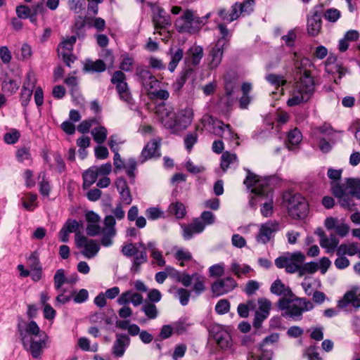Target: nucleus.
Here are the masks:
<instances>
[{
  "mask_svg": "<svg viewBox=\"0 0 360 360\" xmlns=\"http://www.w3.org/2000/svg\"><path fill=\"white\" fill-rule=\"evenodd\" d=\"M18 333L22 345L33 358H39L46 347L49 337L40 330L34 321L21 320L18 323Z\"/></svg>",
  "mask_w": 360,
  "mask_h": 360,
  "instance_id": "1",
  "label": "nucleus"
},
{
  "mask_svg": "<svg viewBox=\"0 0 360 360\" xmlns=\"http://www.w3.org/2000/svg\"><path fill=\"white\" fill-rule=\"evenodd\" d=\"M347 192L360 199V179H347L344 186L337 183L332 184V193L338 198L340 205L352 211L354 209L355 204Z\"/></svg>",
  "mask_w": 360,
  "mask_h": 360,
  "instance_id": "2",
  "label": "nucleus"
},
{
  "mask_svg": "<svg viewBox=\"0 0 360 360\" xmlns=\"http://www.w3.org/2000/svg\"><path fill=\"white\" fill-rule=\"evenodd\" d=\"M314 89L313 77L307 75L301 76L290 94V98L287 101L288 105L292 107L307 102L313 95Z\"/></svg>",
  "mask_w": 360,
  "mask_h": 360,
  "instance_id": "3",
  "label": "nucleus"
},
{
  "mask_svg": "<svg viewBox=\"0 0 360 360\" xmlns=\"http://www.w3.org/2000/svg\"><path fill=\"white\" fill-rule=\"evenodd\" d=\"M115 219L112 215H108L104 219V228L101 230L99 223L88 224L86 233L90 236H95L102 233L101 243L105 247H109L112 244V238L116 235Z\"/></svg>",
  "mask_w": 360,
  "mask_h": 360,
  "instance_id": "4",
  "label": "nucleus"
},
{
  "mask_svg": "<svg viewBox=\"0 0 360 360\" xmlns=\"http://www.w3.org/2000/svg\"><path fill=\"white\" fill-rule=\"evenodd\" d=\"M205 18L198 17L192 10H186L175 22L179 32L194 34L204 25Z\"/></svg>",
  "mask_w": 360,
  "mask_h": 360,
  "instance_id": "5",
  "label": "nucleus"
},
{
  "mask_svg": "<svg viewBox=\"0 0 360 360\" xmlns=\"http://www.w3.org/2000/svg\"><path fill=\"white\" fill-rule=\"evenodd\" d=\"M283 203L288 214L294 219L304 218L308 212V204L304 198L300 194L285 193L283 197Z\"/></svg>",
  "mask_w": 360,
  "mask_h": 360,
  "instance_id": "6",
  "label": "nucleus"
},
{
  "mask_svg": "<svg viewBox=\"0 0 360 360\" xmlns=\"http://www.w3.org/2000/svg\"><path fill=\"white\" fill-rule=\"evenodd\" d=\"M305 260L304 255L301 252L293 253H287L282 255L275 260V264L278 268H285L288 273H295L299 271L301 265Z\"/></svg>",
  "mask_w": 360,
  "mask_h": 360,
  "instance_id": "7",
  "label": "nucleus"
},
{
  "mask_svg": "<svg viewBox=\"0 0 360 360\" xmlns=\"http://www.w3.org/2000/svg\"><path fill=\"white\" fill-rule=\"evenodd\" d=\"M156 113L164 127L174 134L179 132L178 115L172 107L160 105L157 108Z\"/></svg>",
  "mask_w": 360,
  "mask_h": 360,
  "instance_id": "8",
  "label": "nucleus"
},
{
  "mask_svg": "<svg viewBox=\"0 0 360 360\" xmlns=\"http://www.w3.org/2000/svg\"><path fill=\"white\" fill-rule=\"evenodd\" d=\"M278 307L283 311V316H289L292 319H300L302 314V309L297 297L287 298L282 297L278 302Z\"/></svg>",
  "mask_w": 360,
  "mask_h": 360,
  "instance_id": "9",
  "label": "nucleus"
},
{
  "mask_svg": "<svg viewBox=\"0 0 360 360\" xmlns=\"http://www.w3.org/2000/svg\"><path fill=\"white\" fill-rule=\"evenodd\" d=\"M244 184L257 195H269L268 181L248 171Z\"/></svg>",
  "mask_w": 360,
  "mask_h": 360,
  "instance_id": "10",
  "label": "nucleus"
},
{
  "mask_svg": "<svg viewBox=\"0 0 360 360\" xmlns=\"http://www.w3.org/2000/svg\"><path fill=\"white\" fill-rule=\"evenodd\" d=\"M75 244L77 248L81 249V253L87 259H91L98 254L100 246L94 240L89 239L82 234L75 235Z\"/></svg>",
  "mask_w": 360,
  "mask_h": 360,
  "instance_id": "11",
  "label": "nucleus"
},
{
  "mask_svg": "<svg viewBox=\"0 0 360 360\" xmlns=\"http://www.w3.org/2000/svg\"><path fill=\"white\" fill-rule=\"evenodd\" d=\"M125 80L126 75L122 71L117 70L114 72L111 82L116 86V89L120 99L127 103H130L132 98Z\"/></svg>",
  "mask_w": 360,
  "mask_h": 360,
  "instance_id": "12",
  "label": "nucleus"
},
{
  "mask_svg": "<svg viewBox=\"0 0 360 360\" xmlns=\"http://www.w3.org/2000/svg\"><path fill=\"white\" fill-rule=\"evenodd\" d=\"M348 306H352L356 310L360 308V286H352L338 302V307L340 309H345Z\"/></svg>",
  "mask_w": 360,
  "mask_h": 360,
  "instance_id": "13",
  "label": "nucleus"
},
{
  "mask_svg": "<svg viewBox=\"0 0 360 360\" xmlns=\"http://www.w3.org/2000/svg\"><path fill=\"white\" fill-rule=\"evenodd\" d=\"M279 229L280 225L276 221H267L260 226L256 239L258 243L265 244L274 238L275 233Z\"/></svg>",
  "mask_w": 360,
  "mask_h": 360,
  "instance_id": "14",
  "label": "nucleus"
},
{
  "mask_svg": "<svg viewBox=\"0 0 360 360\" xmlns=\"http://www.w3.org/2000/svg\"><path fill=\"white\" fill-rule=\"evenodd\" d=\"M252 1H247L243 4H234L229 13H227L224 10H221L219 12V15L228 22H232L237 19L240 13H248L252 11Z\"/></svg>",
  "mask_w": 360,
  "mask_h": 360,
  "instance_id": "15",
  "label": "nucleus"
},
{
  "mask_svg": "<svg viewBox=\"0 0 360 360\" xmlns=\"http://www.w3.org/2000/svg\"><path fill=\"white\" fill-rule=\"evenodd\" d=\"M75 42L76 37L71 36L64 39L58 47V56L62 57L64 63L69 67H70V63L73 62L72 51Z\"/></svg>",
  "mask_w": 360,
  "mask_h": 360,
  "instance_id": "16",
  "label": "nucleus"
},
{
  "mask_svg": "<svg viewBox=\"0 0 360 360\" xmlns=\"http://www.w3.org/2000/svg\"><path fill=\"white\" fill-rule=\"evenodd\" d=\"M201 123L205 126L207 124L212 127V132L219 137L225 138L226 131L229 128V124H225L223 122L214 119L209 115H205L200 120Z\"/></svg>",
  "mask_w": 360,
  "mask_h": 360,
  "instance_id": "17",
  "label": "nucleus"
},
{
  "mask_svg": "<svg viewBox=\"0 0 360 360\" xmlns=\"http://www.w3.org/2000/svg\"><path fill=\"white\" fill-rule=\"evenodd\" d=\"M258 309L255 312V317L253 321V326L259 328L264 320L269 315L271 307V302L266 298L262 297L258 299Z\"/></svg>",
  "mask_w": 360,
  "mask_h": 360,
  "instance_id": "18",
  "label": "nucleus"
},
{
  "mask_svg": "<svg viewBox=\"0 0 360 360\" xmlns=\"http://www.w3.org/2000/svg\"><path fill=\"white\" fill-rule=\"evenodd\" d=\"M237 285L236 282L231 277L219 279L212 285V291L216 296H220L233 290Z\"/></svg>",
  "mask_w": 360,
  "mask_h": 360,
  "instance_id": "19",
  "label": "nucleus"
},
{
  "mask_svg": "<svg viewBox=\"0 0 360 360\" xmlns=\"http://www.w3.org/2000/svg\"><path fill=\"white\" fill-rule=\"evenodd\" d=\"M115 184L120 194L119 203L129 205L132 202L133 198L127 181L120 177L115 181Z\"/></svg>",
  "mask_w": 360,
  "mask_h": 360,
  "instance_id": "20",
  "label": "nucleus"
},
{
  "mask_svg": "<svg viewBox=\"0 0 360 360\" xmlns=\"http://www.w3.org/2000/svg\"><path fill=\"white\" fill-rule=\"evenodd\" d=\"M160 143V141L158 139H153L149 141L141 153L139 162L141 163H143L153 157L159 156Z\"/></svg>",
  "mask_w": 360,
  "mask_h": 360,
  "instance_id": "21",
  "label": "nucleus"
},
{
  "mask_svg": "<svg viewBox=\"0 0 360 360\" xmlns=\"http://www.w3.org/2000/svg\"><path fill=\"white\" fill-rule=\"evenodd\" d=\"M153 13V21L155 30L166 27L171 24L169 15L162 8L154 7Z\"/></svg>",
  "mask_w": 360,
  "mask_h": 360,
  "instance_id": "22",
  "label": "nucleus"
},
{
  "mask_svg": "<svg viewBox=\"0 0 360 360\" xmlns=\"http://www.w3.org/2000/svg\"><path fill=\"white\" fill-rule=\"evenodd\" d=\"M137 74L140 77L142 84L149 92L158 87L159 81L148 70L144 69L138 70Z\"/></svg>",
  "mask_w": 360,
  "mask_h": 360,
  "instance_id": "23",
  "label": "nucleus"
},
{
  "mask_svg": "<svg viewBox=\"0 0 360 360\" xmlns=\"http://www.w3.org/2000/svg\"><path fill=\"white\" fill-rule=\"evenodd\" d=\"M224 47V40H218L216 43L214 47L212 49L210 53V60L209 63L210 68L212 69H214L218 67L220 64L222 56L223 51Z\"/></svg>",
  "mask_w": 360,
  "mask_h": 360,
  "instance_id": "24",
  "label": "nucleus"
},
{
  "mask_svg": "<svg viewBox=\"0 0 360 360\" xmlns=\"http://www.w3.org/2000/svg\"><path fill=\"white\" fill-rule=\"evenodd\" d=\"M129 338L123 334H117L113 344L112 352L116 357H121L125 352L126 347L129 345Z\"/></svg>",
  "mask_w": 360,
  "mask_h": 360,
  "instance_id": "25",
  "label": "nucleus"
},
{
  "mask_svg": "<svg viewBox=\"0 0 360 360\" xmlns=\"http://www.w3.org/2000/svg\"><path fill=\"white\" fill-rule=\"evenodd\" d=\"M177 115L179 131H181L186 129L192 123L194 112L192 108H186L181 110Z\"/></svg>",
  "mask_w": 360,
  "mask_h": 360,
  "instance_id": "26",
  "label": "nucleus"
},
{
  "mask_svg": "<svg viewBox=\"0 0 360 360\" xmlns=\"http://www.w3.org/2000/svg\"><path fill=\"white\" fill-rule=\"evenodd\" d=\"M321 29V20L318 11H313L307 19V31L311 36L317 35Z\"/></svg>",
  "mask_w": 360,
  "mask_h": 360,
  "instance_id": "27",
  "label": "nucleus"
},
{
  "mask_svg": "<svg viewBox=\"0 0 360 360\" xmlns=\"http://www.w3.org/2000/svg\"><path fill=\"white\" fill-rule=\"evenodd\" d=\"M203 56V49L200 46L193 45L187 51L186 61L193 65H197Z\"/></svg>",
  "mask_w": 360,
  "mask_h": 360,
  "instance_id": "28",
  "label": "nucleus"
},
{
  "mask_svg": "<svg viewBox=\"0 0 360 360\" xmlns=\"http://www.w3.org/2000/svg\"><path fill=\"white\" fill-rule=\"evenodd\" d=\"M183 236L186 240L190 239L194 233H199L205 229V224L199 219H195L189 226L182 225Z\"/></svg>",
  "mask_w": 360,
  "mask_h": 360,
  "instance_id": "29",
  "label": "nucleus"
},
{
  "mask_svg": "<svg viewBox=\"0 0 360 360\" xmlns=\"http://www.w3.org/2000/svg\"><path fill=\"white\" fill-rule=\"evenodd\" d=\"M320 245L326 249L327 253H333L335 250L338 248L339 240L337 238L335 235L330 234L329 237L326 236H322V238L319 240Z\"/></svg>",
  "mask_w": 360,
  "mask_h": 360,
  "instance_id": "30",
  "label": "nucleus"
},
{
  "mask_svg": "<svg viewBox=\"0 0 360 360\" xmlns=\"http://www.w3.org/2000/svg\"><path fill=\"white\" fill-rule=\"evenodd\" d=\"M294 66L295 69L300 71L301 73L303 71V75H307L309 77H311L310 71L308 68L311 65V63L309 58L300 56L298 53H294Z\"/></svg>",
  "mask_w": 360,
  "mask_h": 360,
  "instance_id": "31",
  "label": "nucleus"
},
{
  "mask_svg": "<svg viewBox=\"0 0 360 360\" xmlns=\"http://www.w3.org/2000/svg\"><path fill=\"white\" fill-rule=\"evenodd\" d=\"M271 292L273 294H276L277 295H281L283 297L292 298L294 297V295L290 290V288L286 285H285L281 280H276L271 286L270 288Z\"/></svg>",
  "mask_w": 360,
  "mask_h": 360,
  "instance_id": "32",
  "label": "nucleus"
},
{
  "mask_svg": "<svg viewBox=\"0 0 360 360\" xmlns=\"http://www.w3.org/2000/svg\"><path fill=\"white\" fill-rule=\"evenodd\" d=\"M215 340L217 345L223 349H229L232 345L231 335L226 331H221L216 334Z\"/></svg>",
  "mask_w": 360,
  "mask_h": 360,
  "instance_id": "33",
  "label": "nucleus"
},
{
  "mask_svg": "<svg viewBox=\"0 0 360 360\" xmlns=\"http://www.w3.org/2000/svg\"><path fill=\"white\" fill-rule=\"evenodd\" d=\"M37 195L34 193H28L21 198L22 207L27 211H33L37 207Z\"/></svg>",
  "mask_w": 360,
  "mask_h": 360,
  "instance_id": "34",
  "label": "nucleus"
},
{
  "mask_svg": "<svg viewBox=\"0 0 360 360\" xmlns=\"http://www.w3.org/2000/svg\"><path fill=\"white\" fill-rule=\"evenodd\" d=\"M358 252V245L356 243L349 244H341L337 248V255L338 256H344L347 255L349 256H353Z\"/></svg>",
  "mask_w": 360,
  "mask_h": 360,
  "instance_id": "35",
  "label": "nucleus"
},
{
  "mask_svg": "<svg viewBox=\"0 0 360 360\" xmlns=\"http://www.w3.org/2000/svg\"><path fill=\"white\" fill-rule=\"evenodd\" d=\"M97 167H94L86 170L83 174V187L84 188L89 187L96 180L98 176Z\"/></svg>",
  "mask_w": 360,
  "mask_h": 360,
  "instance_id": "36",
  "label": "nucleus"
},
{
  "mask_svg": "<svg viewBox=\"0 0 360 360\" xmlns=\"http://www.w3.org/2000/svg\"><path fill=\"white\" fill-rule=\"evenodd\" d=\"M302 134L299 130L294 129L288 135V143L286 146L289 150H292L294 146L298 145L302 141Z\"/></svg>",
  "mask_w": 360,
  "mask_h": 360,
  "instance_id": "37",
  "label": "nucleus"
},
{
  "mask_svg": "<svg viewBox=\"0 0 360 360\" xmlns=\"http://www.w3.org/2000/svg\"><path fill=\"white\" fill-rule=\"evenodd\" d=\"M91 135L96 143L101 144L106 140L108 131L105 127L98 126L92 129Z\"/></svg>",
  "mask_w": 360,
  "mask_h": 360,
  "instance_id": "38",
  "label": "nucleus"
},
{
  "mask_svg": "<svg viewBox=\"0 0 360 360\" xmlns=\"http://www.w3.org/2000/svg\"><path fill=\"white\" fill-rule=\"evenodd\" d=\"M54 286L57 290H61L63 284L70 281V278L65 276V271L62 269H58L53 276Z\"/></svg>",
  "mask_w": 360,
  "mask_h": 360,
  "instance_id": "39",
  "label": "nucleus"
},
{
  "mask_svg": "<svg viewBox=\"0 0 360 360\" xmlns=\"http://www.w3.org/2000/svg\"><path fill=\"white\" fill-rule=\"evenodd\" d=\"M221 159V168L223 172H226L231 164L237 161V156L235 153L226 151L222 154Z\"/></svg>",
  "mask_w": 360,
  "mask_h": 360,
  "instance_id": "40",
  "label": "nucleus"
},
{
  "mask_svg": "<svg viewBox=\"0 0 360 360\" xmlns=\"http://www.w3.org/2000/svg\"><path fill=\"white\" fill-rule=\"evenodd\" d=\"M147 261V254L145 250L140 252L139 255H136L134 258V261L131 267V271L136 274L140 270L141 264H144Z\"/></svg>",
  "mask_w": 360,
  "mask_h": 360,
  "instance_id": "41",
  "label": "nucleus"
},
{
  "mask_svg": "<svg viewBox=\"0 0 360 360\" xmlns=\"http://www.w3.org/2000/svg\"><path fill=\"white\" fill-rule=\"evenodd\" d=\"M174 257L179 262V264L181 266H184L186 262L192 259L191 253L183 248L176 250L174 253Z\"/></svg>",
  "mask_w": 360,
  "mask_h": 360,
  "instance_id": "42",
  "label": "nucleus"
},
{
  "mask_svg": "<svg viewBox=\"0 0 360 360\" xmlns=\"http://www.w3.org/2000/svg\"><path fill=\"white\" fill-rule=\"evenodd\" d=\"M141 310L149 319H155L158 315L157 307L150 302H146L141 307Z\"/></svg>",
  "mask_w": 360,
  "mask_h": 360,
  "instance_id": "43",
  "label": "nucleus"
},
{
  "mask_svg": "<svg viewBox=\"0 0 360 360\" xmlns=\"http://www.w3.org/2000/svg\"><path fill=\"white\" fill-rule=\"evenodd\" d=\"M63 227L67 229L69 233H75L81 234V231L83 229L82 223H79L75 219H68Z\"/></svg>",
  "mask_w": 360,
  "mask_h": 360,
  "instance_id": "44",
  "label": "nucleus"
},
{
  "mask_svg": "<svg viewBox=\"0 0 360 360\" xmlns=\"http://www.w3.org/2000/svg\"><path fill=\"white\" fill-rule=\"evenodd\" d=\"M169 210L177 219L184 218L186 212L184 205L179 202L172 203L169 206Z\"/></svg>",
  "mask_w": 360,
  "mask_h": 360,
  "instance_id": "45",
  "label": "nucleus"
},
{
  "mask_svg": "<svg viewBox=\"0 0 360 360\" xmlns=\"http://www.w3.org/2000/svg\"><path fill=\"white\" fill-rule=\"evenodd\" d=\"M184 51L179 49L171 56V61L169 63L168 69L170 72H174L179 61L182 59Z\"/></svg>",
  "mask_w": 360,
  "mask_h": 360,
  "instance_id": "46",
  "label": "nucleus"
},
{
  "mask_svg": "<svg viewBox=\"0 0 360 360\" xmlns=\"http://www.w3.org/2000/svg\"><path fill=\"white\" fill-rule=\"evenodd\" d=\"M147 247L151 251V256L156 260L158 265L161 266H164L165 261L162 257V253L155 247L154 243H148Z\"/></svg>",
  "mask_w": 360,
  "mask_h": 360,
  "instance_id": "47",
  "label": "nucleus"
},
{
  "mask_svg": "<svg viewBox=\"0 0 360 360\" xmlns=\"http://www.w3.org/2000/svg\"><path fill=\"white\" fill-rule=\"evenodd\" d=\"M231 270L234 273L236 276L240 278L242 274H248L252 270V269L248 265H240L236 262H233L231 264Z\"/></svg>",
  "mask_w": 360,
  "mask_h": 360,
  "instance_id": "48",
  "label": "nucleus"
},
{
  "mask_svg": "<svg viewBox=\"0 0 360 360\" xmlns=\"http://www.w3.org/2000/svg\"><path fill=\"white\" fill-rule=\"evenodd\" d=\"M192 278L194 281L193 290L198 293L203 292L205 290V278L198 274H193Z\"/></svg>",
  "mask_w": 360,
  "mask_h": 360,
  "instance_id": "49",
  "label": "nucleus"
},
{
  "mask_svg": "<svg viewBox=\"0 0 360 360\" xmlns=\"http://www.w3.org/2000/svg\"><path fill=\"white\" fill-rule=\"evenodd\" d=\"M134 63V58L128 55H122L120 58V68L126 72H129L132 70Z\"/></svg>",
  "mask_w": 360,
  "mask_h": 360,
  "instance_id": "50",
  "label": "nucleus"
},
{
  "mask_svg": "<svg viewBox=\"0 0 360 360\" xmlns=\"http://www.w3.org/2000/svg\"><path fill=\"white\" fill-rule=\"evenodd\" d=\"M105 64L101 60L95 62L86 63L84 69L86 71L103 72L105 70Z\"/></svg>",
  "mask_w": 360,
  "mask_h": 360,
  "instance_id": "51",
  "label": "nucleus"
},
{
  "mask_svg": "<svg viewBox=\"0 0 360 360\" xmlns=\"http://www.w3.org/2000/svg\"><path fill=\"white\" fill-rule=\"evenodd\" d=\"M27 264L31 271L42 269L39 262V254L36 252H32L27 258Z\"/></svg>",
  "mask_w": 360,
  "mask_h": 360,
  "instance_id": "52",
  "label": "nucleus"
},
{
  "mask_svg": "<svg viewBox=\"0 0 360 360\" xmlns=\"http://www.w3.org/2000/svg\"><path fill=\"white\" fill-rule=\"evenodd\" d=\"M78 345L79 348L84 351H91L96 352L98 349V345L97 343H95L90 347V342L86 338H80L78 340Z\"/></svg>",
  "mask_w": 360,
  "mask_h": 360,
  "instance_id": "53",
  "label": "nucleus"
},
{
  "mask_svg": "<svg viewBox=\"0 0 360 360\" xmlns=\"http://www.w3.org/2000/svg\"><path fill=\"white\" fill-rule=\"evenodd\" d=\"M266 79L276 88H279L286 83V80L283 78V76L274 74H269L266 75Z\"/></svg>",
  "mask_w": 360,
  "mask_h": 360,
  "instance_id": "54",
  "label": "nucleus"
},
{
  "mask_svg": "<svg viewBox=\"0 0 360 360\" xmlns=\"http://www.w3.org/2000/svg\"><path fill=\"white\" fill-rule=\"evenodd\" d=\"M36 84L37 78L35 74L33 72H30L25 79L22 89L33 91Z\"/></svg>",
  "mask_w": 360,
  "mask_h": 360,
  "instance_id": "55",
  "label": "nucleus"
},
{
  "mask_svg": "<svg viewBox=\"0 0 360 360\" xmlns=\"http://www.w3.org/2000/svg\"><path fill=\"white\" fill-rule=\"evenodd\" d=\"M319 269V264L316 262H308L301 265L300 270V276H303L305 274H314Z\"/></svg>",
  "mask_w": 360,
  "mask_h": 360,
  "instance_id": "56",
  "label": "nucleus"
},
{
  "mask_svg": "<svg viewBox=\"0 0 360 360\" xmlns=\"http://www.w3.org/2000/svg\"><path fill=\"white\" fill-rule=\"evenodd\" d=\"M146 215L149 219L156 220L163 217L164 212L158 207H152L146 210Z\"/></svg>",
  "mask_w": 360,
  "mask_h": 360,
  "instance_id": "57",
  "label": "nucleus"
},
{
  "mask_svg": "<svg viewBox=\"0 0 360 360\" xmlns=\"http://www.w3.org/2000/svg\"><path fill=\"white\" fill-rule=\"evenodd\" d=\"M341 16V13L336 8H329L325 11L324 18L329 22H335Z\"/></svg>",
  "mask_w": 360,
  "mask_h": 360,
  "instance_id": "58",
  "label": "nucleus"
},
{
  "mask_svg": "<svg viewBox=\"0 0 360 360\" xmlns=\"http://www.w3.org/2000/svg\"><path fill=\"white\" fill-rule=\"evenodd\" d=\"M225 268L224 264H217L209 268V274L211 277H220L224 274Z\"/></svg>",
  "mask_w": 360,
  "mask_h": 360,
  "instance_id": "59",
  "label": "nucleus"
},
{
  "mask_svg": "<svg viewBox=\"0 0 360 360\" xmlns=\"http://www.w3.org/2000/svg\"><path fill=\"white\" fill-rule=\"evenodd\" d=\"M124 143L117 135H112L110 137L108 145L112 152L119 151L120 146Z\"/></svg>",
  "mask_w": 360,
  "mask_h": 360,
  "instance_id": "60",
  "label": "nucleus"
},
{
  "mask_svg": "<svg viewBox=\"0 0 360 360\" xmlns=\"http://www.w3.org/2000/svg\"><path fill=\"white\" fill-rule=\"evenodd\" d=\"M16 14L19 18H28L32 13L31 8L25 5H20L16 7Z\"/></svg>",
  "mask_w": 360,
  "mask_h": 360,
  "instance_id": "61",
  "label": "nucleus"
},
{
  "mask_svg": "<svg viewBox=\"0 0 360 360\" xmlns=\"http://www.w3.org/2000/svg\"><path fill=\"white\" fill-rule=\"evenodd\" d=\"M19 137V131L15 129H13L4 135V141L8 144H13L18 141Z\"/></svg>",
  "mask_w": 360,
  "mask_h": 360,
  "instance_id": "62",
  "label": "nucleus"
},
{
  "mask_svg": "<svg viewBox=\"0 0 360 360\" xmlns=\"http://www.w3.org/2000/svg\"><path fill=\"white\" fill-rule=\"evenodd\" d=\"M259 288V283L256 281H249L244 289L245 292L248 295H251L255 293V292Z\"/></svg>",
  "mask_w": 360,
  "mask_h": 360,
  "instance_id": "63",
  "label": "nucleus"
},
{
  "mask_svg": "<svg viewBox=\"0 0 360 360\" xmlns=\"http://www.w3.org/2000/svg\"><path fill=\"white\" fill-rule=\"evenodd\" d=\"M30 150L27 148H19L16 152V158L21 162L30 160Z\"/></svg>",
  "mask_w": 360,
  "mask_h": 360,
  "instance_id": "64",
  "label": "nucleus"
}]
</instances>
